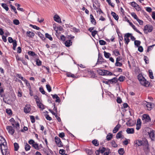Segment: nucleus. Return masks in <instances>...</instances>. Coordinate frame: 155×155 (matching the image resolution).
Here are the masks:
<instances>
[{
    "instance_id": "1",
    "label": "nucleus",
    "mask_w": 155,
    "mask_h": 155,
    "mask_svg": "<svg viewBox=\"0 0 155 155\" xmlns=\"http://www.w3.org/2000/svg\"><path fill=\"white\" fill-rule=\"evenodd\" d=\"M0 148L3 155H10L6 140L2 136H0Z\"/></svg>"
},
{
    "instance_id": "2",
    "label": "nucleus",
    "mask_w": 155,
    "mask_h": 155,
    "mask_svg": "<svg viewBox=\"0 0 155 155\" xmlns=\"http://www.w3.org/2000/svg\"><path fill=\"white\" fill-rule=\"evenodd\" d=\"M147 142V140L145 138H144L142 140H137L135 141V143L138 146H143L145 144H146Z\"/></svg>"
},
{
    "instance_id": "3",
    "label": "nucleus",
    "mask_w": 155,
    "mask_h": 155,
    "mask_svg": "<svg viewBox=\"0 0 155 155\" xmlns=\"http://www.w3.org/2000/svg\"><path fill=\"white\" fill-rule=\"evenodd\" d=\"M153 30L152 26L150 25H145L143 28V31L144 33L147 34L148 32H151Z\"/></svg>"
},
{
    "instance_id": "4",
    "label": "nucleus",
    "mask_w": 155,
    "mask_h": 155,
    "mask_svg": "<svg viewBox=\"0 0 155 155\" xmlns=\"http://www.w3.org/2000/svg\"><path fill=\"white\" fill-rule=\"evenodd\" d=\"M143 104L144 106L146 107L147 109L148 110H151L152 106L153 105V104H152L151 103L148 102L146 101H144Z\"/></svg>"
},
{
    "instance_id": "5",
    "label": "nucleus",
    "mask_w": 155,
    "mask_h": 155,
    "mask_svg": "<svg viewBox=\"0 0 155 155\" xmlns=\"http://www.w3.org/2000/svg\"><path fill=\"white\" fill-rule=\"evenodd\" d=\"M105 62L104 59L102 58V56L99 54H98V58L97 61L96 63V65L99 64H102L103 63Z\"/></svg>"
},
{
    "instance_id": "6",
    "label": "nucleus",
    "mask_w": 155,
    "mask_h": 155,
    "mask_svg": "<svg viewBox=\"0 0 155 155\" xmlns=\"http://www.w3.org/2000/svg\"><path fill=\"white\" fill-rule=\"evenodd\" d=\"M35 99L36 103L38 107L42 109H44V106L41 102L39 98L37 97Z\"/></svg>"
},
{
    "instance_id": "7",
    "label": "nucleus",
    "mask_w": 155,
    "mask_h": 155,
    "mask_svg": "<svg viewBox=\"0 0 155 155\" xmlns=\"http://www.w3.org/2000/svg\"><path fill=\"white\" fill-rule=\"evenodd\" d=\"M140 82L142 85L146 87H148L150 84V83L147 81L144 78V79H142Z\"/></svg>"
},
{
    "instance_id": "8",
    "label": "nucleus",
    "mask_w": 155,
    "mask_h": 155,
    "mask_svg": "<svg viewBox=\"0 0 155 155\" xmlns=\"http://www.w3.org/2000/svg\"><path fill=\"white\" fill-rule=\"evenodd\" d=\"M55 140L58 147H60L62 146V142L59 138L57 136L55 137Z\"/></svg>"
},
{
    "instance_id": "9",
    "label": "nucleus",
    "mask_w": 155,
    "mask_h": 155,
    "mask_svg": "<svg viewBox=\"0 0 155 155\" xmlns=\"http://www.w3.org/2000/svg\"><path fill=\"white\" fill-rule=\"evenodd\" d=\"M142 120L145 123L148 122L150 120V118L149 116L146 114L143 115L142 117Z\"/></svg>"
},
{
    "instance_id": "10",
    "label": "nucleus",
    "mask_w": 155,
    "mask_h": 155,
    "mask_svg": "<svg viewBox=\"0 0 155 155\" xmlns=\"http://www.w3.org/2000/svg\"><path fill=\"white\" fill-rule=\"evenodd\" d=\"M31 106L29 104L26 105L24 108V112L26 114L29 113L31 110Z\"/></svg>"
},
{
    "instance_id": "11",
    "label": "nucleus",
    "mask_w": 155,
    "mask_h": 155,
    "mask_svg": "<svg viewBox=\"0 0 155 155\" xmlns=\"http://www.w3.org/2000/svg\"><path fill=\"white\" fill-rule=\"evenodd\" d=\"M6 129L8 132L11 135H12L14 133V130L11 126H7L6 127Z\"/></svg>"
},
{
    "instance_id": "12",
    "label": "nucleus",
    "mask_w": 155,
    "mask_h": 155,
    "mask_svg": "<svg viewBox=\"0 0 155 155\" xmlns=\"http://www.w3.org/2000/svg\"><path fill=\"white\" fill-rule=\"evenodd\" d=\"M143 150L144 152L147 154L150 151V150L149 148V144L148 142L146 144H145L143 146Z\"/></svg>"
},
{
    "instance_id": "13",
    "label": "nucleus",
    "mask_w": 155,
    "mask_h": 155,
    "mask_svg": "<svg viewBox=\"0 0 155 155\" xmlns=\"http://www.w3.org/2000/svg\"><path fill=\"white\" fill-rule=\"evenodd\" d=\"M148 134L149 135L150 138L152 140H153V138L155 137V134L153 130H150V132H148Z\"/></svg>"
},
{
    "instance_id": "14",
    "label": "nucleus",
    "mask_w": 155,
    "mask_h": 155,
    "mask_svg": "<svg viewBox=\"0 0 155 155\" xmlns=\"http://www.w3.org/2000/svg\"><path fill=\"white\" fill-rule=\"evenodd\" d=\"M54 19L55 21L58 22H61V19L60 17L58 15H55L54 16Z\"/></svg>"
},
{
    "instance_id": "15",
    "label": "nucleus",
    "mask_w": 155,
    "mask_h": 155,
    "mask_svg": "<svg viewBox=\"0 0 155 155\" xmlns=\"http://www.w3.org/2000/svg\"><path fill=\"white\" fill-rule=\"evenodd\" d=\"M120 127V125L119 124H118L114 128L113 132L114 133H116L118 130L119 128Z\"/></svg>"
},
{
    "instance_id": "16",
    "label": "nucleus",
    "mask_w": 155,
    "mask_h": 155,
    "mask_svg": "<svg viewBox=\"0 0 155 155\" xmlns=\"http://www.w3.org/2000/svg\"><path fill=\"white\" fill-rule=\"evenodd\" d=\"M90 18L91 23L94 25H95L96 24V20L92 14H91L90 15Z\"/></svg>"
},
{
    "instance_id": "17",
    "label": "nucleus",
    "mask_w": 155,
    "mask_h": 155,
    "mask_svg": "<svg viewBox=\"0 0 155 155\" xmlns=\"http://www.w3.org/2000/svg\"><path fill=\"white\" fill-rule=\"evenodd\" d=\"M126 132L128 134H133L134 133V130L133 128H127L126 130Z\"/></svg>"
},
{
    "instance_id": "18",
    "label": "nucleus",
    "mask_w": 155,
    "mask_h": 155,
    "mask_svg": "<svg viewBox=\"0 0 155 155\" xmlns=\"http://www.w3.org/2000/svg\"><path fill=\"white\" fill-rule=\"evenodd\" d=\"M72 42L70 40H67L65 42V45L67 47H69L71 45Z\"/></svg>"
},
{
    "instance_id": "19",
    "label": "nucleus",
    "mask_w": 155,
    "mask_h": 155,
    "mask_svg": "<svg viewBox=\"0 0 155 155\" xmlns=\"http://www.w3.org/2000/svg\"><path fill=\"white\" fill-rule=\"evenodd\" d=\"M27 36L30 38H32L35 35V33L32 31H27L26 33Z\"/></svg>"
},
{
    "instance_id": "20",
    "label": "nucleus",
    "mask_w": 155,
    "mask_h": 155,
    "mask_svg": "<svg viewBox=\"0 0 155 155\" xmlns=\"http://www.w3.org/2000/svg\"><path fill=\"white\" fill-rule=\"evenodd\" d=\"M117 81V79L116 78H114L112 79H109L108 80V82L110 83H116Z\"/></svg>"
},
{
    "instance_id": "21",
    "label": "nucleus",
    "mask_w": 155,
    "mask_h": 155,
    "mask_svg": "<svg viewBox=\"0 0 155 155\" xmlns=\"http://www.w3.org/2000/svg\"><path fill=\"white\" fill-rule=\"evenodd\" d=\"M47 149H45V153H46L47 155H50V154H52L53 152L47 146Z\"/></svg>"
},
{
    "instance_id": "22",
    "label": "nucleus",
    "mask_w": 155,
    "mask_h": 155,
    "mask_svg": "<svg viewBox=\"0 0 155 155\" xmlns=\"http://www.w3.org/2000/svg\"><path fill=\"white\" fill-rule=\"evenodd\" d=\"M111 14L116 20H117L118 19V16L114 12H112Z\"/></svg>"
},
{
    "instance_id": "23",
    "label": "nucleus",
    "mask_w": 155,
    "mask_h": 155,
    "mask_svg": "<svg viewBox=\"0 0 155 155\" xmlns=\"http://www.w3.org/2000/svg\"><path fill=\"white\" fill-rule=\"evenodd\" d=\"M108 148L106 149V148L104 147H102L101 148H100L99 150L100 152L101 153H103L105 151H107Z\"/></svg>"
},
{
    "instance_id": "24",
    "label": "nucleus",
    "mask_w": 155,
    "mask_h": 155,
    "mask_svg": "<svg viewBox=\"0 0 155 155\" xmlns=\"http://www.w3.org/2000/svg\"><path fill=\"white\" fill-rule=\"evenodd\" d=\"M32 147L37 150H38L39 149L38 144L36 143L35 142L34 144H33V145H32Z\"/></svg>"
},
{
    "instance_id": "25",
    "label": "nucleus",
    "mask_w": 155,
    "mask_h": 155,
    "mask_svg": "<svg viewBox=\"0 0 155 155\" xmlns=\"http://www.w3.org/2000/svg\"><path fill=\"white\" fill-rule=\"evenodd\" d=\"M110 143L111 144V145L114 147H117V144L116 143V142L114 140H112Z\"/></svg>"
},
{
    "instance_id": "26",
    "label": "nucleus",
    "mask_w": 155,
    "mask_h": 155,
    "mask_svg": "<svg viewBox=\"0 0 155 155\" xmlns=\"http://www.w3.org/2000/svg\"><path fill=\"white\" fill-rule=\"evenodd\" d=\"M25 149L26 151H28L30 150L31 146L27 143H25Z\"/></svg>"
},
{
    "instance_id": "27",
    "label": "nucleus",
    "mask_w": 155,
    "mask_h": 155,
    "mask_svg": "<svg viewBox=\"0 0 155 155\" xmlns=\"http://www.w3.org/2000/svg\"><path fill=\"white\" fill-rule=\"evenodd\" d=\"M113 137L112 134L109 133L106 137V139L108 141L110 140Z\"/></svg>"
},
{
    "instance_id": "28",
    "label": "nucleus",
    "mask_w": 155,
    "mask_h": 155,
    "mask_svg": "<svg viewBox=\"0 0 155 155\" xmlns=\"http://www.w3.org/2000/svg\"><path fill=\"white\" fill-rule=\"evenodd\" d=\"M92 143L94 145L97 146L99 145V142L97 140L94 139L92 140Z\"/></svg>"
},
{
    "instance_id": "29",
    "label": "nucleus",
    "mask_w": 155,
    "mask_h": 155,
    "mask_svg": "<svg viewBox=\"0 0 155 155\" xmlns=\"http://www.w3.org/2000/svg\"><path fill=\"white\" fill-rule=\"evenodd\" d=\"M104 55L105 58H110V54L108 52H106L105 51H104Z\"/></svg>"
},
{
    "instance_id": "30",
    "label": "nucleus",
    "mask_w": 155,
    "mask_h": 155,
    "mask_svg": "<svg viewBox=\"0 0 155 155\" xmlns=\"http://www.w3.org/2000/svg\"><path fill=\"white\" fill-rule=\"evenodd\" d=\"M122 131H119L116 135V138L117 139H119L121 138L122 136Z\"/></svg>"
},
{
    "instance_id": "31",
    "label": "nucleus",
    "mask_w": 155,
    "mask_h": 155,
    "mask_svg": "<svg viewBox=\"0 0 155 155\" xmlns=\"http://www.w3.org/2000/svg\"><path fill=\"white\" fill-rule=\"evenodd\" d=\"M29 55L32 56H35L36 57L38 56L35 53L32 51H30L28 52Z\"/></svg>"
},
{
    "instance_id": "32",
    "label": "nucleus",
    "mask_w": 155,
    "mask_h": 155,
    "mask_svg": "<svg viewBox=\"0 0 155 155\" xmlns=\"http://www.w3.org/2000/svg\"><path fill=\"white\" fill-rule=\"evenodd\" d=\"M2 6L4 8L6 11H8L9 10V8L8 7L7 5L6 4L2 3Z\"/></svg>"
},
{
    "instance_id": "33",
    "label": "nucleus",
    "mask_w": 155,
    "mask_h": 155,
    "mask_svg": "<svg viewBox=\"0 0 155 155\" xmlns=\"http://www.w3.org/2000/svg\"><path fill=\"white\" fill-rule=\"evenodd\" d=\"M118 152L121 155H123L124 153V149L123 148H120L118 150Z\"/></svg>"
},
{
    "instance_id": "34",
    "label": "nucleus",
    "mask_w": 155,
    "mask_h": 155,
    "mask_svg": "<svg viewBox=\"0 0 155 155\" xmlns=\"http://www.w3.org/2000/svg\"><path fill=\"white\" fill-rule=\"evenodd\" d=\"M15 5L17 7V9L18 10H19L22 12L24 11V10L22 8H19V7L20 6V4L16 3L15 4Z\"/></svg>"
},
{
    "instance_id": "35",
    "label": "nucleus",
    "mask_w": 155,
    "mask_h": 155,
    "mask_svg": "<svg viewBox=\"0 0 155 155\" xmlns=\"http://www.w3.org/2000/svg\"><path fill=\"white\" fill-rule=\"evenodd\" d=\"M45 35L46 37L49 39L50 41H51L53 40V38L51 37V36L48 33H46Z\"/></svg>"
},
{
    "instance_id": "36",
    "label": "nucleus",
    "mask_w": 155,
    "mask_h": 155,
    "mask_svg": "<svg viewBox=\"0 0 155 155\" xmlns=\"http://www.w3.org/2000/svg\"><path fill=\"white\" fill-rule=\"evenodd\" d=\"M15 150L17 151L19 148V145L17 143H14Z\"/></svg>"
},
{
    "instance_id": "37",
    "label": "nucleus",
    "mask_w": 155,
    "mask_h": 155,
    "mask_svg": "<svg viewBox=\"0 0 155 155\" xmlns=\"http://www.w3.org/2000/svg\"><path fill=\"white\" fill-rule=\"evenodd\" d=\"M132 27L134 29L135 31H136L137 33H139V34H140V35L142 34V33L141 32H140V31L138 30L137 29V28H136L135 26L134 25H133L132 26Z\"/></svg>"
},
{
    "instance_id": "38",
    "label": "nucleus",
    "mask_w": 155,
    "mask_h": 155,
    "mask_svg": "<svg viewBox=\"0 0 155 155\" xmlns=\"http://www.w3.org/2000/svg\"><path fill=\"white\" fill-rule=\"evenodd\" d=\"M149 73L150 78L151 79H153L154 77L153 76V73L152 70H149Z\"/></svg>"
},
{
    "instance_id": "39",
    "label": "nucleus",
    "mask_w": 155,
    "mask_h": 155,
    "mask_svg": "<svg viewBox=\"0 0 155 155\" xmlns=\"http://www.w3.org/2000/svg\"><path fill=\"white\" fill-rule=\"evenodd\" d=\"M134 43L135 45L138 47L140 45L141 42L140 41L135 40Z\"/></svg>"
},
{
    "instance_id": "40",
    "label": "nucleus",
    "mask_w": 155,
    "mask_h": 155,
    "mask_svg": "<svg viewBox=\"0 0 155 155\" xmlns=\"http://www.w3.org/2000/svg\"><path fill=\"white\" fill-rule=\"evenodd\" d=\"M12 43L13 44V49L14 50H15L17 45V41L15 40H14V41Z\"/></svg>"
},
{
    "instance_id": "41",
    "label": "nucleus",
    "mask_w": 155,
    "mask_h": 155,
    "mask_svg": "<svg viewBox=\"0 0 155 155\" xmlns=\"http://www.w3.org/2000/svg\"><path fill=\"white\" fill-rule=\"evenodd\" d=\"M36 64L38 66H39L41 65L42 62L38 59H37L36 60Z\"/></svg>"
},
{
    "instance_id": "42",
    "label": "nucleus",
    "mask_w": 155,
    "mask_h": 155,
    "mask_svg": "<svg viewBox=\"0 0 155 155\" xmlns=\"http://www.w3.org/2000/svg\"><path fill=\"white\" fill-rule=\"evenodd\" d=\"M113 52L114 55L116 56H118L120 55L119 52L118 50L117 49L114 50V51Z\"/></svg>"
},
{
    "instance_id": "43",
    "label": "nucleus",
    "mask_w": 155,
    "mask_h": 155,
    "mask_svg": "<svg viewBox=\"0 0 155 155\" xmlns=\"http://www.w3.org/2000/svg\"><path fill=\"white\" fill-rule=\"evenodd\" d=\"M137 78L140 81L142 80V79H144V78L143 76L141 74H139Z\"/></svg>"
},
{
    "instance_id": "44",
    "label": "nucleus",
    "mask_w": 155,
    "mask_h": 155,
    "mask_svg": "<svg viewBox=\"0 0 155 155\" xmlns=\"http://www.w3.org/2000/svg\"><path fill=\"white\" fill-rule=\"evenodd\" d=\"M38 35L43 40H44L45 39V37L44 35L41 34L40 32H38Z\"/></svg>"
},
{
    "instance_id": "45",
    "label": "nucleus",
    "mask_w": 155,
    "mask_h": 155,
    "mask_svg": "<svg viewBox=\"0 0 155 155\" xmlns=\"http://www.w3.org/2000/svg\"><path fill=\"white\" fill-rule=\"evenodd\" d=\"M17 76L19 78H20L23 81H26V79L25 78L22 77L21 74H17Z\"/></svg>"
},
{
    "instance_id": "46",
    "label": "nucleus",
    "mask_w": 155,
    "mask_h": 155,
    "mask_svg": "<svg viewBox=\"0 0 155 155\" xmlns=\"http://www.w3.org/2000/svg\"><path fill=\"white\" fill-rule=\"evenodd\" d=\"M10 121L11 122V124L13 126V127H15V124L16 122L15 121L14 119L13 118H12L10 120Z\"/></svg>"
},
{
    "instance_id": "47",
    "label": "nucleus",
    "mask_w": 155,
    "mask_h": 155,
    "mask_svg": "<svg viewBox=\"0 0 155 155\" xmlns=\"http://www.w3.org/2000/svg\"><path fill=\"white\" fill-rule=\"evenodd\" d=\"M90 77L92 78H94L95 77V74L93 71H91L89 73Z\"/></svg>"
},
{
    "instance_id": "48",
    "label": "nucleus",
    "mask_w": 155,
    "mask_h": 155,
    "mask_svg": "<svg viewBox=\"0 0 155 155\" xmlns=\"http://www.w3.org/2000/svg\"><path fill=\"white\" fill-rule=\"evenodd\" d=\"M79 29L76 28L75 27H73L71 28V31L74 32H78L79 31Z\"/></svg>"
},
{
    "instance_id": "49",
    "label": "nucleus",
    "mask_w": 155,
    "mask_h": 155,
    "mask_svg": "<svg viewBox=\"0 0 155 155\" xmlns=\"http://www.w3.org/2000/svg\"><path fill=\"white\" fill-rule=\"evenodd\" d=\"M125 77L123 76H120L118 80L120 82H122L124 81V80Z\"/></svg>"
},
{
    "instance_id": "50",
    "label": "nucleus",
    "mask_w": 155,
    "mask_h": 155,
    "mask_svg": "<svg viewBox=\"0 0 155 155\" xmlns=\"http://www.w3.org/2000/svg\"><path fill=\"white\" fill-rule=\"evenodd\" d=\"M46 87L47 90L49 92H50L51 91V87L49 84H47L46 85Z\"/></svg>"
},
{
    "instance_id": "51",
    "label": "nucleus",
    "mask_w": 155,
    "mask_h": 155,
    "mask_svg": "<svg viewBox=\"0 0 155 155\" xmlns=\"http://www.w3.org/2000/svg\"><path fill=\"white\" fill-rule=\"evenodd\" d=\"M67 76L68 77H71L72 78H74L75 76L74 74H72L70 73H68L66 74Z\"/></svg>"
},
{
    "instance_id": "52",
    "label": "nucleus",
    "mask_w": 155,
    "mask_h": 155,
    "mask_svg": "<svg viewBox=\"0 0 155 155\" xmlns=\"http://www.w3.org/2000/svg\"><path fill=\"white\" fill-rule=\"evenodd\" d=\"M99 43L101 45H104L106 44V42L103 40H100L99 41Z\"/></svg>"
},
{
    "instance_id": "53",
    "label": "nucleus",
    "mask_w": 155,
    "mask_h": 155,
    "mask_svg": "<svg viewBox=\"0 0 155 155\" xmlns=\"http://www.w3.org/2000/svg\"><path fill=\"white\" fill-rule=\"evenodd\" d=\"M115 64L116 66L119 67L121 66L122 65V63L119 62V61H116Z\"/></svg>"
},
{
    "instance_id": "54",
    "label": "nucleus",
    "mask_w": 155,
    "mask_h": 155,
    "mask_svg": "<svg viewBox=\"0 0 155 155\" xmlns=\"http://www.w3.org/2000/svg\"><path fill=\"white\" fill-rule=\"evenodd\" d=\"M131 16L135 19L137 20L138 18L136 14L134 12H132L131 13Z\"/></svg>"
},
{
    "instance_id": "55",
    "label": "nucleus",
    "mask_w": 155,
    "mask_h": 155,
    "mask_svg": "<svg viewBox=\"0 0 155 155\" xmlns=\"http://www.w3.org/2000/svg\"><path fill=\"white\" fill-rule=\"evenodd\" d=\"M13 23L16 25H18L19 24V21L18 19H15L13 20Z\"/></svg>"
},
{
    "instance_id": "56",
    "label": "nucleus",
    "mask_w": 155,
    "mask_h": 155,
    "mask_svg": "<svg viewBox=\"0 0 155 155\" xmlns=\"http://www.w3.org/2000/svg\"><path fill=\"white\" fill-rule=\"evenodd\" d=\"M86 152L89 155H92V154L93 153L92 150L88 149L86 150Z\"/></svg>"
},
{
    "instance_id": "57",
    "label": "nucleus",
    "mask_w": 155,
    "mask_h": 155,
    "mask_svg": "<svg viewBox=\"0 0 155 155\" xmlns=\"http://www.w3.org/2000/svg\"><path fill=\"white\" fill-rule=\"evenodd\" d=\"M30 118L31 121V122L32 123H34L35 121V118L34 116H30Z\"/></svg>"
},
{
    "instance_id": "58",
    "label": "nucleus",
    "mask_w": 155,
    "mask_h": 155,
    "mask_svg": "<svg viewBox=\"0 0 155 155\" xmlns=\"http://www.w3.org/2000/svg\"><path fill=\"white\" fill-rule=\"evenodd\" d=\"M10 6L11 7V9L14 10V11L15 13L17 14V12L14 6H12V5H10Z\"/></svg>"
},
{
    "instance_id": "59",
    "label": "nucleus",
    "mask_w": 155,
    "mask_h": 155,
    "mask_svg": "<svg viewBox=\"0 0 155 155\" xmlns=\"http://www.w3.org/2000/svg\"><path fill=\"white\" fill-rule=\"evenodd\" d=\"M30 26H31L33 28L35 29H36L37 30H39L40 29V28L39 27H38L36 25H32L31 24L30 25Z\"/></svg>"
},
{
    "instance_id": "60",
    "label": "nucleus",
    "mask_w": 155,
    "mask_h": 155,
    "mask_svg": "<svg viewBox=\"0 0 155 155\" xmlns=\"http://www.w3.org/2000/svg\"><path fill=\"white\" fill-rule=\"evenodd\" d=\"M46 118L48 120H52L51 118L49 116V115L47 114L45 115Z\"/></svg>"
},
{
    "instance_id": "61",
    "label": "nucleus",
    "mask_w": 155,
    "mask_h": 155,
    "mask_svg": "<svg viewBox=\"0 0 155 155\" xmlns=\"http://www.w3.org/2000/svg\"><path fill=\"white\" fill-rule=\"evenodd\" d=\"M124 40L125 41V43L127 45L128 44V43L130 41V40L129 39V38H127L126 37H124Z\"/></svg>"
},
{
    "instance_id": "62",
    "label": "nucleus",
    "mask_w": 155,
    "mask_h": 155,
    "mask_svg": "<svg viewBox=\"0 0 155 155\" xmlns=\"http://www.w3.org/2000/svg\"><path fill=\"white\" fill-rule=\"evenodd\" d=\"M137 11H140L141 10V8L137 4L136 6L134 8Z\"/></svg>"
},
{
    "instance_id": "63",
    "label": "nucleus",
    "mask_w": 155,
    "mask_h": 155,
    "mask_svg": "<svg viewBox=\"0 0 155 155\" xmlns=\"http://www.w3.org/2000/svg\"><path fill=\"white\" fill-rule=\"evenodd\" d=\"M39 91L40 92L43 94H45V92L43 88L42 87H40L39 88Z\"/></svg>"
},
{
    "instance_id": "64",
    "label": "nucleus",
    "mask_w": 155,
    "mask_h": 155,
    "mask_svg": "<svg viewBox=\"0 0 155 155\" xmlns=\"http://www.w3.org/2000/svg\"><path fill=\"white\" fill-rule=\"evenodd\" d=\"M131 5L134 8L136 6L137 4L134 2H133L130 3Z\"/></svg>"
}]
</instances>
